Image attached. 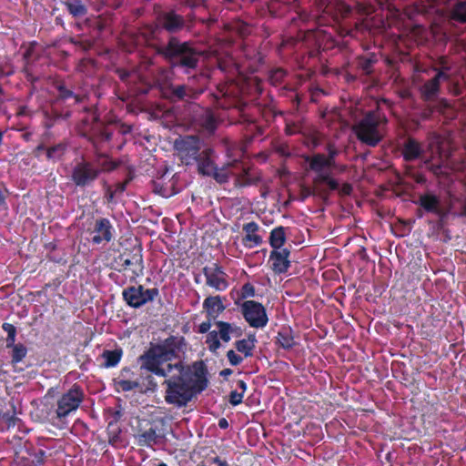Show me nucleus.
Instances as JSON below:
<instances>
[{
  "mask_svg": "<svg viewBox=\"0 0 466 466\" xmlns=\"http://www.w3.org/2000/svg\"><path fill=\"white\" fill-rule=\"evenodd\" d=\"M157 375L165 378V401L177 408L186 407L208 384V370L202 360L167 364L163 374Z\"/></svg>",
  "mask_w": 466,
  "mask_h": 466,
  "instance_id": "1",
  "label": "nucleus"
},
{
  "mask_svg": "<svg viewBox=\"0 0 466 466\" xmlns=\"http://www.w3.org/2000/svg\"><path fill=\"white\" fill-rule=\"evenodd\" d=\"M185 339L171 336L161 344L151 347L140 357L141 368L154 374H163L168 361L179 357L184 351Z\"/></svg>",
  "mask_w": 466,
  "mask_h": 466,
  "instance_id": "2",
  "label": "nucleus"
},
{
  "mask_svg": "<svg viewBox=\"0 0 466 466\" xmlns=\"http://www.w3.org/2000/svg\"><path fill=\"white\" fill-rule=\"evenodd\" d=\"M386 123L387 119L381 113L370 111L354 126V132L360 141L375 147L385 135Z\"/></svg>",
  "mask_w": 466,
  "mask_h": 466,
  "instance_id": "3",
  "label": "nucleus"
},
{
  "mask_svg": "<svg viewBox=\"0 0 466 466\" xmlns=\"http://www.w3.org/2000/svg\"><path fill=\"white\" fill-rule=\"evenodd\" d=\"M215 152L211 148L203 150L198 159V171L199 174L207 177H212L218 183H225L228 180L229 172L228 170L229 165L218 167L215 164Z\"/></svg>",
  "mask_w": 466,
  "mask_h": 466,
  "instance_id": "4",
  "label": "nucleus"
},
{
  "mask_svg": "<svg viewBox=\"0 0 466 466\" xmlns=\"http://www.w3.org/2000/svg\"><path fill=\"white\" fill-rule=\"evenodd\" d=\"M85 398L82 388L74 384L64 392L56 401V414L58 419H64L77 410Z\"/></svg>",
  "mask_w": 466,
  "mask_h": 466,
  "instance_id": "5",
  "label": "nucleus"
},
{
  "mask_svg": "<svg viewBox=\"0 0 466 466\" xmlns=\"http://www.w3.org/2000/svg\"><path fill=\"white\" fill-rule=\"evenodd\" d=\"M310 169L316 173L314 182L316 184H325L329 190H336L339 187L338 181L331 177V167H333L323 154H316L307 159Z\"/></svg>",
  "mask_w": 466,
  "mask_h": 466,
  "instance_id": "6",
  "label": "nucleus"
},
{
  "mask_svg": "<svg viewBox=\"0 0 466 466\" xmlns=\"http://www.w3.org/2000/svg\"><path fill=\"white\" fill-rule=\"evenodd\" d=\"M174 147L180 160L186 165L193 164L201 153L200 140L195 136L180 137L176 139Z\"/></svg>",
  "mask_w": 466,
  "mask_h": 466,
  "instance_id": "7",
  "label": "nucleus"
},
{
  "mask_svg": "<svg viewBox=\"0 0 466 466\" xmlns=\"http://www.w3.org/2000/svg\"><path fill=\"white\" fill-rule=\"evenodd\" d=\"M122 296L128 306L138 309L153 301L158 296V289H145L142 285L131 286L123 290Z\"/></svg>",
  "mask_w": 466,
  "mask_h": 466,
  "instance_id": "8",
  "label": "nucleus"
},
{
  "mask_svg": "<svg viewBox=\"0 0 466 466\" xmlns=\"http://www.w3.org/2000/svg\"><path fill=\"white\" fill-rule=\"evenodd\" d=\"M240 311L248 325L255 329H262L268 322L265 307L255 300H246L240 305Z\"/></svg>",
  "mask_w": 466,
  "mask_h": 466,
  "instance_id": "9",
  "label": "nucleus"
},
{
  "mask_svg": "<svg viewBox=\"0 0 466 466\" xmlns=\"http://www.w3.org/2000/svg\"><path fill=\"white\" fill-rule=\"evenodd\" d=\"M100 170L92 163H78L72 171V180L78 187H85L96 179Z\"/></svg>",
  "mask_w": 466,
  "mask_h": 466,
  "instance_id": "10",
  "label": "nucleus"
},
{
  "mask_svg": "<svg viewBox=\"0 0 466 466\" xmlns=\"http://www.w3.org/2000/svg\"><path fill=\"white\" fill-rule=\"evenodd\" d=\"M204 275L206 277L207 285L216 290H225L228 286L227 274L223 271L222 268L217 264L204 268Z\"/></svg>",
  "mask_w": 466,
  "mask_h": 466,
  "instance_id": "11",
  "label": "nucleus"
},
{
  "mask_svg": "<svg viewBox=\"0 0 466 466\" xmlns=\"http://www.w3.org/2000/svg\"><path fill=\"white\" fill-rule=\"evenodd\" d=\"M290 251L288 248L272 250L269 255L268 262L272 270L276 274L286 273L290 267Z\"/></svg>",
  "mask_w": 466,
  "mask_h": 466,
  "instance_id": "12",
  "label": "nucleus"
},
{
  "mask_svg": "<svg viewBox=\"0 0 466 466\" xmlns=\"http://www.w3.org/2000/svg\"><path fill=\"white\" fill-rule=\"evenodd\" d=\"M244 237L242 244L247 248H254L263 242V238L259 234V226L256 222H248L243 225Z\"/></svg>",
  "mask_w": 466,
  "mask_h": 466,
  "instance_id": "13",
  "label": "nucleus"
},
{
  "mask_svg": "<svg viewBox=\"0 0 466 466\" xmlns=\"http://www.w3.org/2000/svg\"><path fill=\"white\" fill-rule=\"evenodd\" d=\"M186 51V45H179L175 40H171L167 46V53L170 56L180 54V64L183 66L188 67V68H194L198 64V58L196 55L194 54H187Z\"/></svg>",
  "mask_w": 466,
  "mask_h": 466,
  "instance_id": "14",
  "label": "nucleus"
},
{
  "mask_svg": "<svg viewBox=\"0 0 466 466\" xmlns=\"http://www.w3.org/2000/svg\"><path fill=\"white\" fill-rule=\"evenodd\" d=\"M444 70H448L447 67H443L440 70L436 76L427 81L420 88L421 94L426 100H431L435 97L439 92L441 81L449 79V75Z\"/></svg>",
  "mask_w": 466,
  "mask_h": 466,
  "instance_id": "15",
  "label": "nucleus"
},
{
  "mask_svg": "<svg viewBox=\"0 0 466 466\" xmlns=\"http://www.w3.org/2000/svg\"><path fill=\"white\" fill-rule=\"evenodd\" d=\"M112 226L107 218H100L96 221L95 227L96 235L93 237V242L100 244L103 241H110L112 238Z\"/></svg>",
  "mask_w": 466,
  "mask_h": 466,
  "instance_id": "16",
  "label": "nucleus"
},
{
  "mask_svg": "<svg viewBox=\"0 0 466 466\" xmlns=\"http://www.w3.org/2000/svg\"><path fill=\"white\" fill-rule=\"evenodd\" d=\"M137 444L141 447L154 448L161 443L163 437L157 434V430L150 428L147 431L135 435Z\"/></svg>",
  "mask_w": 466,
  "mask_h": 466,
  "instance_id": "17",
  "label": "nucleus"
},
{
  "mask_svg": "<svg viewBox=\"0 0 466 466\" xmlns=\"http://www.w3.org/2000/svg\"><path fill=\"white\" fill-rule=\"evenodd\" d=\"M203 308L210 319H216L225 310V306L219 296L208 297L203 301Z\"/></svg>",
  "mask_w": 466,
  "mask_h": 466,
  "instance_id": "18",
  "label": "nucleus"
},
{
  "mask_svg": "<svg viewBox=\"0 0 466 466\" xmlns=\"http://www.w3.org/2000/svg\"><path fill=\"white\" fill-rule=\"evenodd\" d=\"M133 372L129 369H123L119 377L115 380L117 390L129 391L138 388L139 382L136 379H132L130 375Z\"/></svg>",
  "mask_w": 466,
  "mask_h": 466,
  "instance_id": "19",
  "label": "nucleus"
},
{
  "mask_svg": "<svg viewBox=\"0 0 466 466\" xmlns=\"http://www.w3.org/2000/svg\"><path fill=\"white\" fill-rule=\"evenodd\" d=\"M424 152V147L413 138H409L405 142L402 150L403 157L408 161L421 157Z\"/></svg>",
  "mask_w": 466,
  "mask_h": 466,
  "instance_id": "20",
  "label": "nucleus"
},
{
  "mask_svg": "<svg viewBox=\"0 0 466 466\" xmlns=\"http://www.w3.org/2000/svg\"><path fill=\"white\" fill-rule=\"evenodd\" d=\"M184 20L182 16L174 12L167 13L162 17L163 26L170 32H175L183 26Z\"/></svg>",
  "mask_w": 466,
  "mask_h": 466,
  "instance_id": "21",
  "label": "nucleus"
},
{
  "mask_svg": "<svg viewBox=\"0 0 466 466\" xmlns=\"http://www.w3.org/2000/svg\"><path fill=\"white\" fill-rule=\"evenodd\" d=\"M256 336L248 335V339H242L235 343L237 350L244 355L245 358L251 357L256 347Z\"/></svg>",
  "mask_w": 466,
  "mask_h": 466,
  "instance_id": "22",
  "label": "nucleus"
},
{
  "mask_svg": "<svg viewBox=\"0 0 466 466\" xmlns=\"http://www.w3.org/2000/svg\"><path fill=\"white\" fill-rule=\"evenodd\" d=\"M123 355V350L121 349H116L113 350H106L101 354V359L104 360L103 366L105 368H112L116 367Z\"/></svg>",
  "mask_w": 466,
  "mask_h": 466,
  "instance_id": "23",
  "label": "nucleus"
},
{
  "mask_svg": "<svg viewBox=\"0 0 466 466\" xmlns=\"http://www.w3.org/2000/svg\"><path fill=\"white\" fill-rule=\"evenodd\" d=\"M285 242L286 233L283 227H278L271 230L269 235V245L273 250L284 248L283 246Z\"/></svg>",
  "mask_w": 466,
  "mask_h": 466,
  "instance_id": "24",
  "label": "nucleus"
},
{
  "mask_svg": "<svg viewBox=\"0 0 466 466\" xmlns=\"http://www.w3.org/2000/svg\"><path fill=\"white\" fill-rule=\"evenodd\" d=\"M420 205L429 212L440 213V200L436 196L430 194L420 196Z\"/></svg>",
  "mask_w": 466,
  "mask_h": 466,
  "instance_id": "25",
  "label": "nucleus"
},
{
  "mask_svg": "<svg viewBox=\"0 0 466 466\" xmlns=\"http://www.w3.org/2000/svg\"><path fill=\"white\" fill-rule=\"evenodd\" d=\"M201 126L209 132H213L217 127V121L210 109L205 110L200 119Z\"/></svg>",
  "mask_w": 466,
  "mask_h": 466,
  "instance_id": "26",
  "label": "nucleus"
},
{
  "mask_svg": "<svg viewBox=\"0 0 466 466\" xmlns=\"http://www.w3.org/2000/svg\"><path fill=\"white\" fill-rule=\"evenodd\" d=\"M216 325L218 329V336L224 342H228L231 339V334L234 331L231 324L225 321H217Z\"/></svg>",
  "mask_w": 466,
  "mask_h": 466,
  "instance_id": "27",
  "label": "nucleus"
},
{
  "mask_svg": "<svg viewBox=\"0 0 466 466\" xmlns=\"http://www.w3.org/2000/svg\"><path fill=\"white\" fill-rule=\"evenodd\" d=\"M10 348L12 349V363L14 365L22 361L26 356L27 350L22 343L15 344Z\"/></svg>",
  "mask_w": 466,
  "mask_h": 466,
  "instance_id": "28",
  "label": "nucleus"
},
{
  "mask_svg": "<svg viewBox=\"0 0 466 466\" xmlns=\"http://www.w3.org/2000/svg\"><path fill=\"white\" fill-rule=\"evenodd\" d=\"M66 6L69 13L75 17L83 16L86 14V6L79 0L67 3Z\"/></svg>",
  "mask_w": 466,
  "mask_h": 466,
  "instance_id": "29",
  "label": "nucleus"
},
{
  "mask_svg": "<svg viewBox=\"0 0 466 466\" xmlns=\"http://www.w3.org/2000/svg\"><path fill=\"white\" fill-rule=\"evenodd\" d=\"M218 331H209L206 337V344L211 352H216L220 348V341Z\"/></svg>",
  "mask_w": 466,
  "mask_h": 466,
  "instance_id": "30",
  "label": "nucleus"
},
{
  "mask_svg": "<svg viewBox=\"0 0 466 466\" xmlns=\"http://www.w3.org/2000/svg\"><path fill=\"white\" fill-rule=\"evenodd\" d=\"M3 329L6 332V347L9 348L11 346L15 345V337H16V329L13 324L4 323L2 325Z\"/></svg>",
  "mask_w": 466,
  "mask_h": 466,
  "instance_id": "31",
  "label": "nucleus"
},
{
  "mask_svg": "<svg viewBox=\"0 0 466 466\" xmlns=\"http://www.w3.org/2000/svg\"><path fill=\"white\" fill-rule=\"evenodd\" d=\"M452 17L461 23H466V2L459 3L452 11Z\"/></svg>",
  "mask_w": 466,
  "mask_h": 466,
  "instance_id": "32",
  "label": "nucleus"
},
{
  "mask_svg": "<svg viewBox=\"0 0 466 466\" xmlns=\"http://www.w3.org/2000/svg\"><path fill=\"white\" fill-rule=\"evenodd\" d=\"M66 147L63 144H58L49 147L47 149L46 156L49 159L57 160L64 155Z\"/></svg>",
  "mask_w": 466,
  "mask_h": 466,
  "instance_id": "33",
  "label": "nucleus"
},
{
  "mask_svg": "<svg viewBox=\"0 0 466 466\" xmlns=\"http://www.w3.org/2000/svg\"><path fill=\"white\" fill-rule=\"evenodd\" d=\"M1 422L6 429L13 428L16 425L19 419L16 417L15 413H4L1 415Z\"/></svg>",
  "mask_w": 466,
  "mask_h": 466,
  "instance_id": "34",
  "label": "nucleus"
},
{
  "mask_svg": "<svg viewBox=\"0 0 466 466\" xmlns=\"http://www.w3.org/2000/svg\"><path fill=\"white\" fill-rule=\"evenodd\" d=\"M278 340L284 349H290L294 345L293 338L287 333L279 332Z\"/></svg>",
  "mask_w": 466,
  "mask_h": 466,
  "instance_id": "35",
  "label": "nucleus"
},
{
  "mask_svg": "<svg viewBox=\"0 0 466 466\" xmlns=\"http://www.w3.org/2000/svg\"><path fill=\"white\" fill-rule=\"evenodd\" d=\"M227 358H228V362L232 366H238V365L241 364L244 360L243 357H241L239 354H238L233 350H229L227 352Z\"/></svg>",
  "mask_w": 466,
  "mask_h": 466,
  "instance_id": "36",
  "label": "nucleus"
},
{
  "mask_svg": "<svg viewBox=\"0 0 466 466\" xmlns=\"http://www.w3.org/2000/svg\"><path fill=\"white\" fill-rule=\"evenodd\" d=\"M98 168L100 172H108L114 170L116 167V163L112 161L111 159L105 157L102 161L99 162Z\"/></svg>",
  "mask_w": 466,
  "mask_h": 466,
  "instance_id": "37",
  "label": "nucleus"
},
{
  "mask_svg": "<svg viewBox=\"0 0 466 466\" xmlns=\"http://www.w3.org/2000/svg\"><path fill=\"white\" fill-rule=\"evenodd\" d=\"M254 296H255L254 286L250 283L244 284L240 290V298L247 299V298H252Z\"/></svg>",
  "mask_w": 466,
  "mask_h": 466,
  "instance_id": "38",
  "label": "nucleus"
},
{
  "mask_svg": "<svg viewBox=\"0 0 466 466\" xmlns=\"http://www.w3.org/2000/svg\"><path fill=\"white\" fill-rule=\"evenodd\" d=\"M243 392H238L237 390H232L229 394V403L233 406H237L242 402L243 400Z\"/></svg>",
  "mask_w": 466,
  "mask_h": 466,
  "instance_id": "39",
  "label": "nucleus"
},
{
  "mask_svg": "<svg viewBox=\"0 0 466 466\" xmlns=\"http://www.w3.org/2000/svg\"><path fill=\"white\" fill-rule=\"evenodd\" d=\"M441 142V137L437 135H431L429 137V142L427 146V149L431 152V155H433V147H436L437 150L439 149V144Z\"/></svg>",
  "mask_w": 466,
  "mask_h": 466,
  "instance_id": "40",
  "label": "nucleus"
},
{
  "mask_svg": "<svg viewBox=\"0 0 466 466\" xmlns=\"http://www.w3.org/2000/svg\"><path fill=\"white\" fill-rule=\"evenodd\" d=\"M173 93L178 98H184L187 96L185 86H177L174 88Z\"/></svg>",
  "mask_w": 466,
  "mask_h": 466,
  "instance_id": "41",
  "label": "nucleus"
},
{
  "mask_svg": "<svg viewBox=\"0 0 466 466\" xmlns=\"http://www.w3.org/2000/svg\"><path fill=\"white\" fill-rule=\"evenodd\" d=\"M284 76H285V71L279 68V69L272 71L270 77L272 80L281 81Z\"/></svg>",
  "mask_w": 466,
  "mask_h": 466,
  "instance_id": "42",
  "label": "nucleus"
},
{
  "mask_svg": "<svg viewBox=\"0 0 466 466\" xmlns=\"http://www.w3.org/2000/svg\"><path fill=\"white\" fill-rule=\"evenodd\" d=\"M211 319H208V321H204L202 323L199 324L198 328V331L199 333H207L209 331L210 328H211Z\"/></svg>",
  "mask_w": 466,
  "mask_h": 466,
  "instance_id": "43",
  "label": "nucleus"
},
{
  "mask_svg": "<svg viewBox=\"0 0 466 466\" xmlns=\"http://www.w3.org/2000/svg\"><path fill=\"white\" fill-rule=\"evenodd\" d=\"M328 152H329V156L328 157L326 156L327 160H329V162L333 166L334 165V159H335V157L337 155V151L333 147H329Z\"/></svg>",
  "mask_w": 466,
  "mask_h": 466,
  "instance_id": "44",
  "label": "nucleus"
},
{
  "mask_svg": "<svg viewBox=\"0 0 466 466\" xmlns=\"http://www.w3.org/2000/svg\"><path fill=\"white\" fill-rule=\"evenodd\" d=\"M158 186H159V185H158V183H156V184H155V189H154V190H155V192H157V193L160 194L161 196H163V197H165V198H168V197H170V196H172V195H173V193H172V192H168V191H167L166 189H162V187H161V188H158Z\"/></svg>",
  "mask_w": 466,
  "mask_h": 466,
  "instance_id": "45",
  "label": "nucleus"
},
{
  "mask_svg": "<svg viewBox=\"0 0 466 466\" xmlns=\"http://www.w3.org/2000/svg\"><path fill=\"white\" fill-rule=\"evenodd\" d=\"M209 466H228L226 461L220 460L218 457L213 458Z\"/></svg>",
  "mask_w": 466,
  "mask_h": 466,
  "instance_id": "46",
  "label": "nucleus"
},
{
  "mask_svg": "<svg viewBox=\"0 0 466 466\" xmlns=\"http://www.w3.org/2000/svg\"><path fill=\"white\" fill-rule=\"evenodd\" d=\"M229 426L228 424V421L227 420V419L225 418H221L219 420H218V427L220 429H223V430H226L228 429Z\"/></svg>",
  "mask_w": 466,
  "mask_h": 466,
  "instance_id": "47",
  "label": "nucleus"
},
{
  "mask_svg": "<svg viewBox=\"0 0 466 466\" xmlns=\"http://www.w3.org/2000/svg\"><path fill=\"white\" fill-rule=\"evenodd\" d=\"M341 191L343 194L348 195L351 191V187L349 184H345V185H343Z\"/></svg>",
  "mask_w": 466,
  "mask_h": 466,
  "instance_id": "48",
  "label": "nucleus"
},
{
  "mask_svg": "<svg viewBox=\"0 0 466 466\" xmlns=\"http://www.w3.org/2000/svg\"><path fill=\"white\" fill-rule=\"evenodd\" d=\"M238 387L240 388L241 391L240 392H243V394L245 393L246 390H247V385L246 383L243 381V380H239L238 381Z\"/></svg>",
  "mask_w": 466,
  "mask_h": 466,
  "instance_id": "49",
  "label": "nucleus"
},
{
  "mask_svg": "<svg viewBox=\"0 0 466 466\" xmlns=\"http://www.w3.org/2000/svg\"><path fill=\"white\" fill-rule=\"evenodd\" d=\"M132 264H133V260L128 259V258L125 259L124 263H123V265L125 266L126 268L130 267Z\"/></svg>",
  "mask_w": 466,
  "mask_h": 466,
  "instance_id": "50",
  "label": "nucleus"
},
{
  "mask_svg": "<svg viewBox=\"0 0 466 466\" xmlns=\"http://www.w3.org/2000/svg\"><path fill=\"white\" fill-rule=\"evenodd\" d=\"M231 373H232V371H231V370H229V369H225V370H223L221 371V375H223V376H227V375H229V374H231Z\"/></svg>",
  "mask_w": 466,
  "mask_h": 466,
  "instance_id": "51",
  "label": "nucleus"
},
{
  "mask_svg": "<svg viewBox=\"0 0 466 466\" xmlns=\"http://www.w3.org/2000/svg\"><path fill=\"white\" fill-rule=\"evenodd\" d=\"M461 215L466 216V198H465V202L463 204Z\"/></svg>",
  "mask_w": 466,
  "mask_h": 466,
  "instance_id": "52",
  "label": "nucleus"
},
{
  "mask_svg": "<svg viewBox=\"0 0 466 466\" xmlns=\"http://www.w3.org/2000/svg\"><path fill=\"white\" fill-rule=\"evenodd\" d=\"M133 259L136 260V262L140 263L142 261L141 258H133Z\"/></svg>",
  "mask_w": 466,
  "mask_h": 466,
  "instance_id": "53",
  "label": "nucleus"
},
{
  "mask_svg": "<svg viewBox=\"0 0 466 466\" xmlns=\"http://www.w3.org/2000/svg\"><path fill=\"white\" fill-rule=\"evenodd\" d=\"M72 96V92H69L67 95H66L65 96L66 97H68V96Z\"/></svg>",
  "mask_w": 466,
  "mask_h": 466,
  "instance_id": "54",
  "label": "nucleus"
},
{
  "mask_svg": "<svg viewBox=\"0 0 466 466\" xmlns=\"http://www.w3.org/2000/svg\"><path fill=\"white\" fill-rule=\"evenodd\" d=\"M157 466H167L166 463L162 462L160 464H158Z\"/></svg>",
  "mask_w": 466,
  "mask_h": 466,
  "instance_id": "55",
  "label": "nucleus"
}]
</instances>
